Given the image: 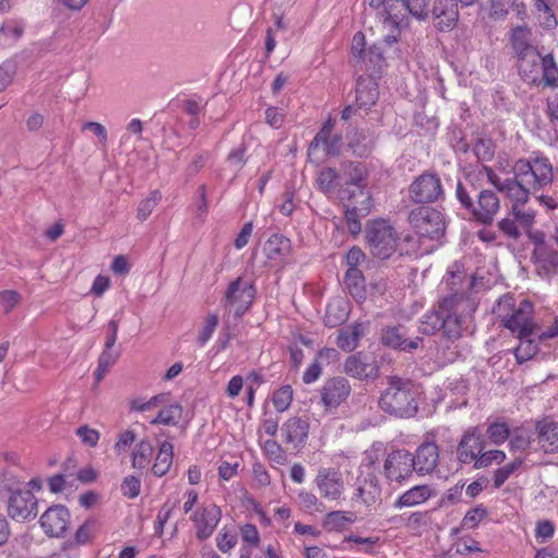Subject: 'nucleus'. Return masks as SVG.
<instances>
[{
    "mask_svg": "<svg viewBox=\"0 0 558 558\" xmlns=\"http://www.w3.org/2000/svg\"><path fill=\"white\" fill-rule=\"evenodd\" d=\"M477 304L471 293H450L439 301L438 311L424 315L421 330L434 333L439 328L448 338H459L472 323Z\"/></svg>",
    "mask_w": 558,
    "mask_h": 558,
    "instance_id": "nucleus-1",
    "label": "nucleus"
},
{
    "mask_svg": "<svg viewBox=\"0 0 558 558\" xmlns=\"http://www.w3.org/2000/svg\"><path fill=\"white\" fill-rule=\"evenodd\" d=\"M429 2L430 0H368V5L377 11L387 32L384 35V43L390 46L399 41L401 31L408 26L405 12L424 20L428 13Z\"/></svg>",
    "mask_w": 558,
    "mask_h": 558,
    "instance_id": "nucleus-2",
    "label": "nucleus"
},
{
    "mask_svg": "<svg viewBox=\"0 0 558 558\" xmlns=\"http://www.w3.org/2000/svg\"><path fill=\"white\" fill-rule=\"evenodd\" d=\"M418 388L412 380L391 376L379 397L378 405L391 416L411 418L418 411Z\"/></svg>",
    "mask_w": 558,
    "mask_h": 558,
    "instance_id": "nucleus-3",
    "label": "nucleus"
},
{
    "mask_svg": "<svg viewBox=\"0 0 558 558\" xmlns=\"http://www.w3.org/2000/svg\"><path fill=\"white\" fill-rule=\"evenodd\" d=\"M533 304L523 300L515 305L514 298L510 294L500 296L494 306V314L501 325L517 337L533 336L536 324L533 318Z\"/></svg>",
    "mask_w": 558,
    "mask_h": 558,
    "instance_id": "nucleus-4",
    "label": "nucleus"
},
{
    "mask_svg": "<svg viewBox=\"0 0 558 558\" xmlns=\"http://www.w3.org/2000/svg\"><path fill=\"white\" fill-rule=\"evenodd\" d=\"M420 245L425 241L438 242L445 234L446 223L441 211L426 206L414 208L408 217Z\"/></svg>",
    "mask_w": 558,
    "mask_h": 558,
    "instance_id": "nucleus-5",
    "label": "nucleus"
},
{
    "mask_svg": "<svg viewBox=\"0 0 558 558\" xmlns=\"http://www.w3.org/2000/svg\"><path fill=\"white\" fill-rule=\"evenodd\" d=\"M513 172L531 191H539L550 185L554 179L553 165L545 157L520 159L515 162Z\"/></svg>",
    "mask_w": 558,
    "mask_h": 558,
    "instance_id": "nucleus-6",
    "label": "nucleus"
},
{
    "mask_svg": "<svg viewBox=\"0 0 558 558\" xmlns=\"http://www.w3.org/2000/svg\"><path fill=\"white\" fill-rule=\"evenodd\" d=\"M365 236L369 251L375 257L387 259L397 248V232L385 219L369 221L365 230Z\"/></svg>",
    "mask_w": 558,
    "mask_h": 558,
    "instance_id": "nucleus-7",
    "label": "nucleus"
},
{
    "mask_svg": "<svg viewBox=\"0 0 558 558\" xmlns=\"http://www.w3.org/2000/svg\"><path fill=\"white\" fill-rule=\"evenodd\" d=\"M255 298V288L252 282L245 281L242 277H238L231 281L225 294V307L229 312H233L234 316H243Z\"/></svg>",
    "mask_w": 558,
    "mask_h": 558,
    "instance_id": "nucleus-8",
    "label": "nucleus"
},
{
    "mask_svg": "<svg viewBox=\"0 0 558 558\" xmlns=\"http://www.w3.org/2000/svg\"><path fill=\"white\" fill-rule=\"evenodd\" d=\"M344 219L349 232L356 236L362 230L360 217L367 216L373 207V202L368 191L360 190V193H349L345 197Z\"/></svg>",
    "mask_w": 558,
    "mask_h": 558,
    "instance_id": "nucleus-9",
    "label": "nucleus"
},
{
    "mask_svg": "<svg viewBox=\"0 0 558 558\" xmlns=\"http://www.w3.org/2000/svg\"><path fill=\"white\" fill-rule=\"evenodd\" d=\"M222 512L220 507L214 502L198 506L190 515V520L198 541L208 539L221 521Z\"/></svg>",
    "mask_w": 558,
    "mask_h": 558,
    "instance_id": "nucleus-10",
    "label": "nucleus"
},
{
    "mask_svg": "<svg viewBox=\"0 0 558 558\" xmlns=\"http://www.w3.org/2000/svg\"><path fill=\"white\" fill-rule=\"evenodd\" d=\"M442 195L441 181L436 173L423 172L409 186V196L417 204L437 202Z\"/></svg>",
    "mask_w": 558,
    "mask_h": 558,
    "instance_id": "nucleus-11",
    "label": "nucleus"
},
{
    "mask_svg": "<svg viewBox=\"0 0 558 558\" xmlns=\"http://www.w3.org/2000/svg\"><path fill=\"white\" fill-rule=\"evenodd\" d=\"M488 181L507 197L511 205H526L531 190L518 178L501 180L490 167H483Z\"/></svg>",
    "mask_w": 558,
    "mask_h": 558,
    "instance_id": "nucleus-12",
    "label": "nucleus"
},
{
    "mask_svg": "<svg viewBox=\"0 0 558 558\" xmlns=\"http://www.w3.org/2000/svg\"><path fill=\"white\" fill-rule=\"evenodd\" d=\"M292 245L290 239L282 234H271L263 245L264 265L269 268L282 269L289 262Z\"/></svg>",
    "mask_w": 558,
    "mask_h": 558,
    "instance_id": "nucleus-13",
    "label": "nucleus"
},
{
    "mask_svg": "<svg viewBox=\"0 0 558 558\" xmlns=\"http://www.w3.org/2000/svg\"><path fill=\"white\" fill-rule=\"evenodd\" d=\"M71 523V513L65 506L53 505L49 507L39 519L44 533L49 537H63Z\"/></svg>",
    "mask_w": 558,
    "mask_h": 558,
    "instance_id": "nucleus-14",
    "label": "nucleus"
},
{
    "mask_svg": "<svg viewBox=\"0 0 558 558\" xmlns=\"http://www.w3.org/2000/svg\"><path fill=\"white\" fill-rule=\"evenodd\" d=\"M412 454L405 449L392 450L384 462V474L389 482L402 483L413 472Z\"/></svg>",
    "mask_w": 558,
    "mask_h": 558,
    "instance_id": "nucleus-15",
    "label": "nucleus"
},
{
    "mask_svg": "<svg viewBox=\"0 0 558 558\" xmlns=\"http://www.w3.org/2000/svg\"><path fill=\"white\" fill-rule=\"evenodd\" d=\"M320 496L326 500L339 501L344 492V482L339 470L323 468L315 477Z\"/></svg>",
    "mask_w": 558,
    "mask_h": 558,
    "instance_id": "nucleus-16",
    "label": "nucleus"
},
{
    "mask_svg": "<svg viewBox=\"0 0 558 558\" xmlns=\"http://www.w3.org/2000/svg\"><path fill=\"white\" fill-rule=\"evenodd\" d=\"M8 514L12 520L26 521L37 514V499L31 490H16L8 501Z\"/></svg>",
    "mask_w": 558,
    "mask_h": 558,
    "instance_id": "nucleus-17",
    "label": "nucleus"
},
{
    "mask_svg": "<svg viewBox=\"0 0 558 558\" xmlns=\"http://www.w3.org/2000/svg\"><path fill=\"white\" fill-rule=\"evenodd\" d=\"M351 393V386L344 377L328 378L322 389L320 399L326 410L338 408Z\"/></svg>",
    "mask_w": 558,
    "mask_h": 558,
    "instance_id": "nucleus-18",
    "label": "nucleus"
},
{
    "mask_svg": "<svg viewBox=\"0 0 558 558\" xmlns=\"http://www.w3.org/2000/svg\"><path fill=\"white\" fill-rule=\"evenodd\" d=\"M484 450V439L477 428L466 432L459 442L457 454L461 463L475 466L476 460L480 459Z\"/></svg>",
    "mask_w": 558,
    "mask_h": 558,
    "instance_id": "nucleus-19",
    "label": "nucleus"
},
{
    "mask_svg": "<svg viewBox=\"0 0 558 558\" xmlns=\"http://www.w3.org/2000/svg\"><path fill=\"white\" fill-rule=\"evenodd\" d=\"M439 448L433 441L423 442L412 456L413 471L420 475L432 473L438 465Z\"/></svg>",
    "mask_w": 558,
    "mask_h": 558,
    "instance_id": "nucleus-20",
    "label": "nucleus"
},
{
    "mask_svg": "<svg viewBox=\"0 0 558 558\" xmlns=\"http://www.w3.org/2000/svg\"><path fill=\"white\" fill-rule=\"evenodd\" d=\"M433 14L436 28L439 32H450L456 27L459 19L456 0H436Z\"/></svg>",
    "mask_w": 558,
    "mask_h": 558,
    "instance_id": "nucleus-21",
    "label": "nucleus"
},
{
    "mask_svg": "<svg viewBox=\"0 0 558 558\" xmlns=\"http://www.w3.org/2000/svg\"><path fill=\"white\" fill-rule=\"evenodd\" d=\"M533 260L539 275L549 276L558 267V252L545 241H537L533 251Z\"/></svg>",
    "mask_w": 558,
    "mask_h": 558,
    "instance_id": "nucleus-22",
    "label": "nucleus"
},
{
    "mask_svg": "<svg viewBox=\"0 0 558 558\" xmlns=\"http://www.w3.org/2000/svg\"><path fill=\"white\" fill-rule=\"evenodd\" d=\"M310 424L298 416L288 418L282 425L283 441L292 445L294 449L302 448L308 437Z\"/></svg>",
    "mask_w": 558,
    "mask_h": 558,
    "instance_id": "nucleus-23",
    "label": "nucleus"
},
{
    "mask_svg": "<svg viewBox=\"0 0 558 558\" xmlns=\"http://www.w3.org/2000/svg\"><path fill=\"white\" fill-rule=\"evenodd\" d=\"M521 78L529 84H537L542 69L543 56L536 49L515 58Z\"/></svg>",
    "mask_w": 558,
    "mask_h": 558,
    "instance_id": "nucleus-24",
    "label": "nucleus"
},
{
    "mask_svg": "<svg viewBox=\"0 0 558 558\" xmlns=\"http://www.w3.org/2000/svg\"><path fill=\"white\" fill-rule=\"evenodd\" d=\"M316 184L319 191L326 195L338 194L344 201L350 190L343 186L342 177L333 168H324L317 173Z\"/></svg>",
    "mask_w": 558,
    "mask_h": 558,
    "instance_id": "nucleus-25",
    "label": "nucleus"
},
{
    "mask_svg": "<svg viewBox=\"0 0 558 558\" xmlns=\"http://www.w3.org/2000/svg\"><path fill=\"white\" fill-rule=\"evenodd\" d=\"M499 207L497 195L489 190H483L477 196V203L473 206L472 214L477 221L487 225L493 221Z\"/></svg>",
    "mask_w": 558,
    "mask_h": 558,
    "instance_id": "nucleus-26",
    "label": "nucleus"
},
{
    "mask_svg": "<svg viewBox=\"0 0 558 558\" xmlns=\"http://www.w3.org/2000/svg\"><path fill=\"white\" fill-rule=\"evenodd\" d=\"M340 175L342 177V184L350 192L360 193V190H366L367 172L364 165L361 162H344L341 166Z\"/></svg>",
    "mask_w": 558,
    "mask_h": 558,
    "instance_id": "nucleus-27",
    "label": "nucleus"
},
{
    "mask_svg": "<svg viewBox=\"0 0 558 558\" xmlns=\"http://www.w3.org/2000/svg\"><path fill=\"white\" fill-rule=\"evenodd\" d=\"M537 439L547 453L558 452V422L545 417L536 423Z\"/></svg>",
    "mask_w": 558,
    "mask_h": 558,
    "instance_id": "nucleus-28",
    "label": "nucleus"
},
{
    "mask_svg": "<svg viewBox=\"0 0 558 558\" xmlns=\"http://www.w3.org/2000/svg\"><path fill=\"white\" fill-rule=\"evenodd\" d=\"M378 371L377 364L367 362L361 353L349 356L344 362V372L354 378H375L378 376Z\"/></svg>",
    "mask_w": 558,
    "mask_h": 558,
    "instance_id": "nucleus-29",
    "label": "nucleus"
},
{
    "mask_svg": "<svg viewBox=\"0 0 558 558\" xmlns=\"http://www.w3.org/2000/svg\"><path fill=\"white\" fill-rule=\"evenodd\" d=\"M378 85L371 76H361L356 81V105L359 108L368 109L374 106L378 99Z\"/></svg>",
    "mask_w": 558,
    "mask_h": 558,
    "instance_id": "nucleus-30",
    "label": "nucleus"
},
{
    "mask_svg": "<svg viewBox=\"0 0 558 558\" xmlns=\"http://www.w3.org/2000/svg\"><path fill=\"white\" fill-rule=\"evenodd\" d=\"M433 496V490L428 485H416L405 490L393 502L397 509L410 508L423 505Z\"/></svg>",
    "mask_w": 558,
    "mask_h": 558,
    "instance_id": "nucleus-31",
    "label": "nucleus"
},
{
    "mask_svg": "<svg viewBox=\"0 0 558 558\" xmlns=\"http://www.w3.org/2000/svg\"><path fill=\"white\" fill-rule=\"evenodd\" d=\"M509 43L515 58L537 49L532 44V32L527 26L511 28L509 32Z\"/></svg>",
    "mask_w": 558,
    "mask_h": 558,
    "instance_id": "nucleus-32",
    "label": "nucleus"
},
{
    "mask_svg": "<svg viewBox=\"0 0 558 558\" xmlns=\"http://www.w3.org/2000/svg\"><path fill=\"white\" fill-rule=\"evenodd\" d=\"M380 339L384 345L401 351H412L418 345V338L416 340L405 339L400 326L384 328Z\"/></svg>",
    "mask_w": 558,
    "mask_h": 558,
    "instance_id": "nucleus-33",
    "label": "nucleus"
},
{
    "mask_svg": "<svg viewBox=\"0 0 558 558\" xmlns=\"http://www.w3.org/2000/svg\"><path fill=\"white\" fill-rule=\"evenodd\" d=\"M403 521V527L414 536H422L427 532L433 523L432 513L429 511H414L407 518H400Z\"/></svg>",
    "mask_w": 558,
    "mask_h": 558,
    "instance_id": "nucleus-34",
    "label": "nucleus"
},
{
    "mask_svg": "<svg viewBox=\"0 0 558 558\" xmlns=\"http://www.w3.org/2000/svg\"><path fill=\"white\" fill-rule=\"evenodd\" d=\"M162 407L158 414L149 421L151 425H166V426H175L179 424L183 408L178 402H167L166 404H161Z\"/></svg>",
    "mask_w": 558,
    "mask_h": 558,
    "instance_id": "nucleus-35",
    "label": "nucleus"
},
{
    "mask_svg": "<svg viewBox=\"0 0 558 558\" xmlns=\"http://www.w3.org/2000/svg\"><path fill=\"white\" fill-rule=\"evenodd\" d=\"M173 462V445L166 440L158 447V452L155 462L151 466V472L155 476L161 477L166 475Z\"/></svg>",
    "mask_w": 558,
    "mask_h": 558,
    "instance_id": "nucleus-36",
    "label": "nucleus"
},
{
    "mask_svg": "<svg viewBox=\"0 0 558 558\" xmlns=\"http://www.w3.org/2000/svg\"><path fill=\"white\" fill-rule=\"evenodd\" d=\"M445 283L451 293H471L475 284V278L469 277L463 271H447L445 276Z\"/></svg>",
    "mask_w": 558,
    "mask_h": 558,
    "instance_id": "nucleus-37",
    "label": "nucleus"
},
{
    "mask_svg": "<svg viewBox=\"0 0 558 558\" xmlns=\"http://www.w3.org/2000/svg\"><path fill=\"white\" fill-rule=\"evenodd\" d=\"M344 284L353 298L357 300H362L365 298V278L363 276V272L359 268H348L344 275Z\"/></svg>",
    "mask_w": 558,
    "mask_h": 558,
    "instance_id": "nucleus-38",
    "label": "nucleus"
},
{
    "mask_svg": "<svg viewBox=\"0 0 558 558\" xmlns=\"http://www.w3.org/2000/svg\"><path fill=\"white\" fill-rule=\"evenodd\" d=\"M361 336L362 327L360 324H355L340 329L336 343L341 350L351 352L357 347Z\"/></svg>",
    "mask_w": 558,
    "mask_h": 558,
    "instance_id": "nucleus-39",
    "label": "nucleus"
},
{
    "mask_svg": "<svg viewBox=\"0 0 558 558\" xmlns=\"http://www.w3.org/2000/svg\"><path fill=\"white\" fill-rule=\"evenodd\" d=\"M544 86L558 88V64L553 53L543 56L539 82Z\"/></svg>",
    "mask_w": 558,
    "mask_h": 558,
    "instance_id": "nucleus-40",
    "label": "nucleus"
},
{
    "mask_svg": "<svg viewBox=\"0 0 558 558\" xmlns=\"http://www.w3.org/2000/svg\"><path fill=\"white\" fill-rule=\"evenodd\" d=\"M154 447L147 439L138 441L132 451V466L134 469H146L153 457Z\"/></svg>",
    "mask_w": 558,
    "mask_h": 558,
    "instance_id": "nucleus-41",
    "label": "nucleus"
},
{
    "mask_svg": "<svg viewBox=\"0 0 558 558\" xmlns=\"http://www.w3.org/2000/svg\"><path fill=\"white\" fill-rule=\"evenodd\" d=\"M171 400L170 392H162L153 396L148 400H144L142 398H135L130 401V410L133 412L144 413L150 411L161 404H166Z\"/></svg>",
    "mask_w": 558,
    "mask_h": 558,
    "instance_id": "nucleus-42",
    "label": "nucleus"
},
{
    "mask_svg": "<svg viewBox=\"0 0 558 558\" xmlns=\"http://www.w3.org/2000/svg\"><path fill=\"white\" fill-rule=\"evenodd\" d=\"M24 27L17 21H7L0 26V46L11 47L23 35Z\"/></svg>",
    "mask_w": 558,
    "mask_h": 558,
    "instance_id": "nucleus-43",
    "label": "nucleus"
},
{
    "mask_svg": "<svg viewBox=\"0 0 558 558\" xmlns=\"http://www.w3.org/2000/svg\"><path fill=\"white\" fill-rule=\"evenodd\" d=\"M531 337L532 336L517 337L519 344L514 349V356L519 364L531 360L537 353L538 345Z\"/></svg>",
    "mask_w": 558,
    "mask_h": 558,
    "instance_id": "nucleus-44",
    "label": "nucleus"
},
{
    "mask_svg": "<svg viewBox=\"0 0 558 558\" xmlns=\"http://www.w3.org/2000/svg\"><path fill=\"white\" fill-rule=\"evenodd\" d=\"M293 389L290 385H283L274 391L271 402L279 413L286 412L293 401Z\"/></svg>",
    "mask_w": 558,
    "mask_h": 558,
    "instance_id": "nucleus-45",
    "label": "nucleus"
},
{
    "mask_svg": "<svg viewBox=\"0 0 558 558\" xmlns=\"http://www.w3.org/2000/svg\"><path fill=\"white\" fill-rule=\"evenodd\" d=\"M488 439L496 446L504 444L510 436V428L502 420L492 422L486 430Z\"/></svg>",
    "mask_w": 558,
    "mask_h": 558,
    "instance_id": "nucleus-46",
    "label": "nucleus"
},
{
    "mask_svg": "<svg viewBox=\"0 0 558 558\" xmlns=\"http://www.w3.org/2000/svg\"><path fill=\"white\" fill-rule=\"evenodd\" d=\"M218 324V315L216 313H207L197 335V343L199 347H204L211 339Z\"/></svg>",
    "mask_w": 558,
    "mask_h": 558,
    "instance_id": "nucleus-47",
    "label": "nucleus"
},
{
    "mask_svg": "<svg viewBox=\"0 0 558 558\" xmlns=\"http://www.w3.org/2000/svg\"><path fill=\"white\" fill-rule=\"evenodd\" d=\"M509 446L511 450L524 451L531 445V433L527 428L519 426L510 429Z\"/></svg>",
    "mask_w": 558,
    "mask_h": 558,
    "instance_id": "nucleus-48",
    "label": "nucleus"
},
{
    "mask_svg": "<svg viewBox=\"0 0 558 558\" xmlns=\"http://www.w3.org/2000/svg\"><path fill=\"white\" fill-rule=\"evenodd\" d=\"M262 451L264 456L272 463L282 465L287 461V456L279 442L274 439H267L262 445Z\"/></svg>",
    "mask_w": 558,
    "mask_h": 558,
    "instance_id": "nucleus-49",
    "label": "nucleus"
},
{
    "mask_svg": "<svg viewBox=\"0 0 558 558\" xmlns=\"http://www.w3.org/2000/svg\"><path fill=\"white\" fill-rule=\"evenodd\" d=\"M341 301H336L327 305L324 318L327 327H336L347 318V311L341 306Z\"/></svg>",
    "mask_w": 558,
    "mask_h": 558,
    "instance_id": "nucleus-50",
    "label": "nucleus"
},
{
    "mask_svg": "<svg viewBox=\"0 0 558 558\" xmlns=\"http://www.w3.org/2000/svg\"><path fill=\"white\" fill-rule=\"evenodd\" d=\"M98 529V522L95 519H87L78 526L74 534V541L77 545H86L93 541Z\"/></svg>",
    "mask_w": 558,
    "mask_h": 558,
    "instance_id": "nucleus-51",
    "label": "nucleus"
},
{
    "mask_svg": "<svg viewBox=\"0 0 558 558\" xmlns=\"http://www.w3.org/2000/svg\"><path fill=\"white\" fill-rule=\"evenodd\" d=\"M118 360V355L112 353L109 350H104L101 354L98 357V365L94 373L95 380L97 384H99L106 374L109 372V369L116 364Z\"/></svg>",
    "mask_w": 558,
    "mask_h": 558,
    "instance_id": "nucleus-52",
    "label": "nucleus"
},
{
    "mask_svg": "<svg viewBox=\"0 0 558 558\" xmlns=\"http://www.w3.org/2000/svg\"><path fill=\"white\" fill-rule=\"evenodd\" d=\"M161 199V194L158 190L150 192L149 196L143 199L137 207L136 217L140 221H145L158 203Z\"/></svg>",
    "mask_w": 558,
    "mask_h": 558,
    "instance_id": "nucleus-53",
    "label": "nucleus"
},
{
    "mask_svg": "<svg viewBox=\"0 0 558 558\" xmlns=\"http://www.w3.org/2000/svg\"><path fill=\"white\" fill-rule=\"evenodd\" d=\"M510 214L523 229H530L535 221V211L525 205H511Z\"/></svg>",
    "mask_w": 558,
    "mask_h": 558,
    "instance_id": "nucleus-54",
    "label": "nucleus"
},
{
    "mask_svg": "<svg viewBox=\"0 0 558 558\" xmlns=\"http://www.w3.org/2000/svg\"><path fill=\"white\" fill-rule=\"evenodd\" d=\"M523 460L520 458L514 459L510 463L498 468L494 473V486L500 488L504 483L522 465Z\"/></svg>",
    "mask_w": 558,
    "mask_h": 558,
    "instance_id": "nucleus-55",
    "label": "nucleus"
},
{
    "mask_svg": "<svg viewBox=\"0 0 558 558\" xmlns=\"http://www.w3.org/2000/svg\"><path fill=\"white\" fill-rule=\"evenodd\" d=\"M238 543V535L233 529H229L228 526H223L217 537L216 544L220 551L229 553L231 549L235 547Z\"/></svg>",
    "mask_w": 558,
    "mask_h": 558,
    "instance_id": "nucleus-56",
    "label": "nucleus"
},
{
    "mask_svg": "<svg viewBox=\"0 0 558 558\" xmlns=\"http://www.w3.org/2000/svg\"><path fill=\"white\" fill-rule=\"evenodd\" d=\"M488 514L486 507L477 505L469 510L462 519L461 525L463 529H475Z\"/></svg>",
    "mask_w": 558,
    "mask_h": 558,
    "instance_id": "nucleus-57",
    "label": "nucleus"
},
{
    "mask_svg": "<svg viewBox=\"0 0 558 558\" xmlns=\"http://www.w3.org/2000/svg\"><path fill=\"white\" fill-rule=\"evenodd\" d=\"M136 435L132 429H125L118 435V439L113 446L117 456H122L128 452L131 446L135 442Z\"/></svg>",
    "mask_w": 558,
    "mask_h": 558,
    "instance_id": "nucleus-58",
    "label": "nucleus"
},
{
    "mask_svg": "<svg viewBox=\"0 0 558 558\" xmlns=\"http://www.w3.org/2000/svg\"><path fill=\"white\" fill-rule=\"evenodd\" d=\"M505 459H506V453L501 450L494 449V450H488L485 452L483 451L480 459L476 460V462H475V468L476 469L487 468L493 463L500 464L501 462L505 461Z\"/></svg>",
    "mask_w": 558,
    "mask_h": 558,
    "instance_id": "nucleus-59",
    "label": "nucleus"
},
{
    "mask_svg": "<svg viewBox=\"0 0 558 558\" xmlns=\"http://www.w3.org/2000/svg\"><path fill=\"white\" fill-rule=\"evenodd\" d=\"M141 481L134 475H128L121 483V493L124 497L134 499L141 494Z\"/></svg>",
    "mask_w": 558,
    "mask_h": 558,
    "instance_id": "nucleus-60",
    "label": "nucleus"
},
{
    "mask_svg": "<svg viewBox=\"0 0 558 558\" xmlns=\"http://www.w3.org/2000/svg\"><path fill=\"white\" fill-rule=\"evenodd\" d=\"M333 129V121L331 119H328L323 128L319 130V132L315 135L314 140L312 141L310 145V151H313L315 149L320 148L323 145H325L331 137V131Z\"/></svg>",
    "mask_w": 558,
    "mask_h": 558,
    "instance_id": "nucleus-61",
    "label": "nucleus"
},
{
    "mask_svg": "<svg viewBox=\"0 0 558 558\" xmlns=\"http://www.w3.org/2000/svg\"><path fill=\"white\" fill-rule=\"evenodd\" d=\"M21 295L14 290L0 291V308L5 313H11L20 303Z\"/></svg>",
    "mask_w": 558,
    "mask_h": 558,
    "instance_id": "nucleus-62",
    "label": "nucleus"
},
{
    "mask_svg": "<svg viewBox=\"0 0 558 558\" xmlns=\"http://www.w3.org/2000/svg\"><path fill=\"white\" fill-rule=\"evenodd\" d=\"M352 519L343 511H331L325 519V525L330 530H342Z\"/></svg>",
    "mask_w": 558,
    "mask_h": 558,
    "instance_id": "nucleus-63",
    "label": "nucleus"
},
{
    "mask_svg": "<svg viewBox=\"0 0 558 558\" xmlns=\"http://www.w3.org/2000/svg\"><path fill=\"white\" fill-rule=\"evenodd\" d=\"M76 435L81 439V441L88 447H96L99 439L100 434L97 429L89 427L88 425H82L76 429Z\"/></svg>",
    "mask_w": 558,
    "mask_h": 558,
    "instance_id": "nucleus-64",
    "label": "nucleus"
}]
</instances>
